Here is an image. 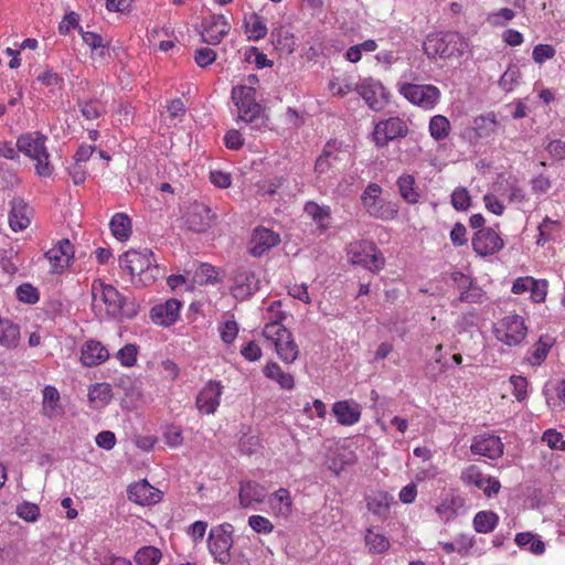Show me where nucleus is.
Wrapping results in <instances>:
<instances>
[{"label": "nucleus", "mask_w": 565, "mask_h": 565, "mask_svg": "<svg viewBox=\"0 0 565 565\" xmlns=\"http://www.w3.org/2000/svg\"><path fill=\"white\" fill-rule=\"evenodd\" d=\"M92 297L93 310L100 319H132L139 311L135 301L126 299L114 286L99 280L92 285Z\"/></svg>", "instance_id": "f257e3e1"}, {"label": "nucleus", "mask_w": 565, "mask_h": 565, "mask_svg": "<svg viewBox=\"0 0 565 565\" xmlns=\"http://www.w3.org/2000/svg\"><path fill=\"white\" fill-rule=\"evenodd\" d=\"M411 77L412 73L401 76L396 83L398 93L411 104L424 110H433L440 102V89L431 84L411 83Z\"/></svg>", "instance_id": "f03ea898"}, {"label": "nucleus", "mask_w": 565, "mask_h": 565, "mask_svg": "<svg viewBox=\"0 0 565 565\" xmlns=\"http://www.w3.org/2000/svg\"><path fill=\"white\" fill-rule=\"evenodd\" d=\"M468 47L463 36L457 32H439L428 34L423 49L429 58L458 57L461 56Z\"/></svg>", "instance_id": "7ed1b4c3"}, {"label": "nucleus", "mask_w": 565, "mask_h": 565, "mask_svg": "<svg viewBox=\"0 0 565 565\" xmlns=\"http://www.w3.org/2000/svg\"><path fill=\"white\" fill-rule=\"evenodd\" d=\"M120 268L127 270L131 277L139 276L145 285L153 281L160 274L153 254L149 249L142 252L128 250L119 259Z\"/></svg>", "instance_id": "20e7f679"}, {"label": "nucleus", "mask_w": 565, "mask_h": 565, "mask_svg": "<svg viewBox=\"0 0 565 565\" xmlns=\"http://www.w3.org/2000/svg\"><path fill=\"white\" fill-rule=\"evenodd\" d=\"M75 249L67 238L57 241L53 247L44 253L41 259V268L47 267V274L52 282H60V276L72 265Z\"/></svg>", "instance_id": "39448f33"}, {"label": "nucleus", "mask_w": 565, "mask_h": 565, "mask_svg": "<svg viewBox=\"0 0 565 565\" xmlns=\"http://www.w3.org/2000/svg\"><path fill=\"white\" fill-rule=\"evenodd\" d=\"M263 335L266 341L274 345L282 362L291 364L297 360L299 355L298 345L291 332L282 323L267 322L263 329Z\"/></svg>", "instance_id": "423d86ee"}, {"label": "nucleus", "mask_w": 565, "mask_h": 565, "mask_svg": "<svg viewBox=\"0 0 565 565\" xmlns=\"http://www.w3.org/2000/svg\"><path fill=\"white\" fill-rule=\"evenodd\" d=\"M362 205L367 214L381 221H391L397 216L398 206L395 202L382 196V189L376 183L369 184L361 195Z\"/></svg>", "instance_id": "0eeeda50"}, {"label": "nucleus", "mask_w": 565, "mask_h": 565, "mask_svg": "<svg viewBox=\"0 0 565 565\" xmlns=\"http://www.w3.org/2000/svg\"><path fill=\"white\" fill-rule=\"evenodd\" d=\"M495 339L509 347H516L523 342L527 334V327L523 317L510 313L493 324Z\"/></svg>", "instance_id": "6e6552de"}, {"label": "nucleus", "mask_w": 565, "mask_h": 565, "mask_svg": "<svg viewBox=\"0 0 565 565\" xmlns=\"http://www.w3.org/2000/svg\"><path fill=\"white\" fill-rule=\"evenodd\" d=\"M233 526L230 523L213 527L209 533L207 546L214 559L221 564L231 561V548L233 546Z\"/></svg>", "instance_id": "1a4fd4ad"}, {"label": "nucleus", "mask_w": 565, "mask_h": 565, "mask_svg": "<svg viewBox=\"0 0 565 565\" xmlns=\"http://www.w3.org/2000/svg\"><path fill=\"white\" fill-rule=\"evenodd\" d=\"M232 100L238 110V119L252 122L259 117L262 107L256 102V90L252 86H234L231 93Z\"/></svg>", "instance_id": "9d476101"}, {"label": "nucleus", "mask_w": 565, "mask_h": 565, "mask_svg": "<svg viewBox=\"0 0 565 565\" xmlns=\"http://www.w3.org/2000/svg\"><path fill=\"white\" fill-rule=\"evenodd\" d=\"M349 257L352 264L362 265L372 271L380 270L384 265V258L375 245L366 241L350 244Z\"/></svg>", "instance_id": "9b49d317"}, {"label": "nucleus", "mask_w": 565, "mask_h": 565, "mask_svg": "<svg viewBox=\"0 0 565 565\" xmlns=\"http://www.w3.org/2000/svg\"><path fill=\"white\" fill-rule=\"evenodd\" d=\"M408 132L406 122L398 117H391L376 124L373 131V139L376 146L383 147L388 141L405 137Z\"/></svg>", "instance_id": "f8f14e48"}, {"label": "nucleus", "mask_w": 565, "mask_h": 565, "mask_svg": "<svg viewBox=\"0 0 565 565\" xmlns=\"http://www.w3.org/2000/svg\"><path fill=\"white\" fill-rule=\"evenodd\" d=\"M503 246V239L491 227L479 230L472 237V248L482 257L498 253Z\"/></svg>", "instance_id": "ddd939ff"}, {"label": "nucleus", "mask_w": 565, "mask_h": 565, "mask_svg": "<svg viewBox=\"0 0 565 565\" xmlns=\"http://www.w3.org/2000/svg\"><path fill=\"white\" fill-rule=\"evenodd\" d=\"M223 394L221 382L209 381L199 392L195 401L198 411L203 415L214 414Z\"/></svg>", "instance_id": "4468645a"}, {"label": "nucleus", "mask_w": 565, "mask_h": 565, "mask_svg": "<svg viewBox=\"0 0 565 565\" xmlns=\"http://www.w3.org/2000/svg\"><path fill=\"white\" fill-rule=\"evenodd\" d=\"M356 90L367 106L375 111L382 110L387 104L385 88L377 81L372 78L363 79L356 85Z\"/></svg>", "instance_id": "2eb2a0df"}, {"label": "nucleus", "mask_w": 565, "mask_h": 565, "mask_svg": "<svg viewBox=\"0 0 565 565\" xmlns=\"http://www.w3.org/2000/svg\"><path fill=\"white\" fill-rule=\"evenodd\" d=\"M460 479L466 486H475L477 489L482 490L488 498L497 494L501 488L498 479L483 477L480 469L473 465L467 467L461 472Z\"/></svg>", "instance_id": "dca6fc26"}, {"label": "nucleus", "mask_w": 565, "mask_h": 565, "mask_svg": "<svg viewBox=\"0 0 565 565\" xmlns=\"http://www.w3.org/2000/svg\"><path fill=\"white\" fill-rule=\"evenodd\" d=\"M259 288V280L248 268H237L233 274L232 292L237 299H246Z\"/></svg>", "instance_id": "f3484780"}, {"label": "nucleus", "mask_w": 565, "mask_h": 565, "mask_svg": "<svg viewBox=\"0 0 565 565\" xmlns=\"http://www.w3.org/2000/svg\"><path fill=\"white\" fill-rule=\"evenodd\" d=\"M503 443L499 436L490 433L477 435L470 446V450L475 455L484 456L490 459H497L503 454Z\"/></svg>", "instance_id": "a211bd4d"}, {"label": "nucleus", "mask_w": 565, "mask_h": 565, "mask_svg": "<svg viewBox=\"0 0 565 565\" xmlns=\"http://www.w3.org/2000/svg\"><path fill=\"white\" fill-rule=\"evenodd\" d=\"M279 243L280 236L278 233L266 227H257L254 230L249 241V253L255 257H259Z\"/></svg>", "instance_id": "6ab92c4d"}, {"label": "nucleus", "mask_w": 565, "mask_h": 565, "mask_svg": "<svg viewBox=\"0 0 565 565\" xmlns=\"http://www.w3.org/2000/svg\"><path fill=\"white\" fill-rule=\"evenodd\" d=\"M230 30L231 24L224 15H211L203 25L202 41L210 45H216L228 34Z\"/></svg>", "instance_id": "aec40b11"}, {"label": "nucleus", "mask_w": 565, "mask_h": 565, "mask_svg": "<svg viewBox=\"0 0 565 565\" xmlns=\"http://www.w3.org/2000/svg\"><path fill=\"white\" fill-rule=\"evenodd\" d=\"M41 413L50 420H58L64 416L65 407L56 387L47 385L43 388Z\"/></svg>", "instance_id": "412c9836"}, {"label": "nucleus", "mask_w": 565, "mask_h": 565, "mask_svg": "<svg viewBox=\"0 0 565 565\" xmlns=\"http://www.w3.org/2000/svg\"><path fill=\"white\" fill-rule=\"evenodd\" d=\"M127 492L129 500L139 505H151L161 500V491L152 487L147 480L130 484Z\"/></svg>", "instance_id": "4be33fe9"}, {"label": "nucleus", "mask_w": 565, "mask_h": 565, "mask_svg": "<svg viewBox=\"0 0 565 565\" xmlns=\"http://www.w3.org/2000/svg\"><path fill=\"white\" fill-rule=\"evenodd\" d=\"M181 307L179 300L171 298L164 303L152 307L150 318L156 324L169 327L178 320Z\"/></svg>", "instance_id": "5701e85b"}, {"label": "nucleus", "mask_w": 565, "mask_h": 565, "mask_svg": "<svg viewBox=\"0 0 565 565\" xmlns=\"http://www.w3.org/2000/svg\"><path fill=\"white\" fill-rule=\"evenodd\" d=\"M337 422L343 426H353L361 419L362 408L352 399L338 401L332 405Z\"/></svg>", "instance_id": "b1692460"}, {"label": "nucleus", "mask_w": 565, "mask_h": 565, "mask_svg": "<svg viewBox=\"0 0 565 565\" xmlns=\"http://www.w3.org/2000/svg\"><path fill=\"white\" fill-rule=\"evenodd\" d=\"M214 214L205 204H194L186 216L189 227L198 233L204 232L212 224Z\"/></svg>", "instance_id": "393cba45"}, {"label": "nucleus", "mask_w": 565, "mask_h": 565, "mask_svg": "<svg viewBox=\"0 0 565 565\" xmlns=\"http://www.w3.org/2000/svg\"><path fill=\"white\" fill-rule=\"evenodd\" d=\"M267 497V490L255 481H244L239 487V504L249 508L254 503H263Z\"/></svg>", "instance_id": "a878e982"}, {"label": "nucleus", "mask_w": 565, "mask_h": 565, "mask_svg": "<svg viewBox=\"0 0 565 565\" xmlns=\"http://www.w3.org/2000/svg\"><path fill=\"white\" fill-rule=\"evenodd\" d=\"M109 358V352L102 342L88 340L82 348L81 360L86 366H96Z\"/></svg>", "instance_id": "bb28decb"}, {"label": "nucleus", "mask_w": 565, "mask_h": 565, "mask_svg": "<svg viewBox=\"0 0 565 565\" xmlns=\"http://www.w3.org/2000/svg\"><path fill=\"white\" fill-rule=\"evenodd\" d=\"M394 503V497L386 491H374L366 497V508L381 520L390 514V508Z\"/></svg>", "instance_id": "cd10ccee"}, {"label": "nucleus", "mask_w": 565, "mask_h": 565, "mask_svg": "<svg viewBox=\"0 0 565 565\" xmlns=\"http://www.w3.org/2000/svg\"><path fill=\"white\" fill-rule=\"evenodd\" d=\"M555 339L551 335H541L527 352L526 361L532 366H540L547 358Z\"/></svg>", "instance_id": "c85d7f7f"}, {"label": "nucleus", "mask_w": 565, "mask_h": 565, "mask_svg": "<svg viewBox=\"0 0 565 565\" xmlns=\"http://www.w3.org/2000/svg\"><path fill=\"white\" fill-rule=\"evenodd\" d=\"M269 507L276 516L288 518L292 509L290 492L285 488H279L268 499Z\"/></svg>", "instance_id": "c756f323"}, {"label": "nucleus", "mask_w": 565, "mask_h": 565, "mask_svg": "<svg viewBox=\"0 0 565 565\" xmlns=\"http://www.w3.org/2000/svg\"><path fill=\"white\" fill-rule=\"evenodd\" d=\"M305 212L321 231H327L331 226V210L328 205H319L310 201L306 203Z\"/></svg>", "instance_id": "7c9ffc66"}, {"label": "nucleus", "mask_w": 565, "mask_h": 565, "mask_svg": "<svg viewBox=\"0 0 565 565\" xmlns=\"http://www.w3.org/2000/svg\"><path fill=\"white\" fill-rule=\"evenodd\" d=\"M495 191L507 196L510 202L521 203L526 199L524 189L515 178H509L504 182H499Z\"/></svg>", "instance_id": "2f4dec72"}, {"label": "nucleus", "mask_w": 565, "mask_h": 565, "mask_svg": "<svg viewBox=\"0 0 565 565\" xmlns=\"http://www.w3.org/2000/svg\"><path fill=\"white\" fill-rule=\"evenodd\" d=\"M264 374L271 381L279 384L281 388L291 390L295 386L294 376L286 373L276 362H269L264 367Z\"/></svg>", "instance_id": "473e14b6"}, {"label": "nucleus", "mask_w": 565, "mask_h": 565, "mask_svg": "<svg viewBox=\"0 0 565 565\" xmlns=\"http://www.w3.org/2000/svg\"><path fill=\"white\" fill-rule=\"evenodd\" d=\"M514 541L519 547L534 555H542L545 552V543L531 532L518 533Z\"/></svg>", "instance_id": "72a5a7b5"}, {"label": "nucleus", "mask_w": 565, "mask_h": 565, "mask_svg": "<svg viewBox=\"0 0 565 565\" xmlns=\"http://www.w3.org/2000/svg\"><path fill=\"white\" fill-rule=\"evenodd\" d=\"M113 235L120 242L131 235V220L125 213H116L109 223Z\"/></svg>", "instance_id": "f704fd0d"}, {"label": "nucleus", "mask_w": 565, "mask_h": 565, "mask_svg": "<svg viewBox=\"0 0 565 565\" xmlns=\"http://www.w3.org/2000/svg\"><path fill=\"white\" fill-rule=\"evenodd\" d=\"M245 32L249 40L258 41L266 36L267 26L264 19L257 13H252L245 19Z\"/></svg>", "instance_id": "c9c22d12"}, {"label": "nucleus", "mask_w": 565, "mask_h": 565, "mask_svg": "<svg viewBox=\"0 0 565 565\" xmlns=\"http://www.w3.org/2000/svg\"><path fill=\"white\" fill-rule=\"evenodd\" d=\"M364 540L365 545L371 553L381 554L387 551L390 547V541L387 537L374 529L366 530Z\"/></svg>", "instance_id": "e433bc0d"}, {"label": "nucleus", "mask_w": 565, "mask_h": 565, "mask_svg": "<svg viewBox=\"0 0 565 565\" xmlns=\"http://www.w3.org/2000/svg\"><path fill=\"white\" fill-rule=\"evenodd\" d=\"M499 522V516L492 511H480L473 518V527L478 533L492 532Z\"/></svg>", "instance_id": "4c0bfd02"}, {"label": "nucleus", "mask_w": 565, "mask_h": 565, "mask_svg": "<svg viewBox=\"0 0 565 565\" xmlns=\"http://www.w3.org/2000/svg\"><path fill=\"white\" fill-rule=\"evenodd\" d=\"M397 185L402 198L411 203H417L419 200V193L415 188V179L413 175L405 174L398 178Z\"/></svg>", "instance_id": "58836bf2"}, {"label": "nucleus", "mask_w": 565, "mask_h": 565, "mask_svg": "<svg viewBox=\"0 0 565 565\" xmlns=\"http://www.w3.org/2000/svg\"><path fill=\"white\" fill-rule=\"evenodd\" d=\"M498 122L493 114L479 116L475 119L473 129L477 137L487 138L495 132Z\"/></svg>", "instance_id": "ea45409f"}, {"label": "nucleus", "mask_w": 565, "mask_h": 565, "mask_svg": "<svg viewBox=\"0 0 565 565\" xmlns=\"http://www.w3.org/2000/svg\"><path fill=\"white\" fill-rule=\"evenodd\" d=\"M429 132L435 140H444L450 132V122L443 115H435L429 121Z\"/></svg>", "instance_id": "a19ab883"}, {"label": "nucleus", "mask_w": 565, "mask_h": 565, "mask_svg": "<svg viewBox=\"0 0 565 565\" xmlns=\"http://www.w3.org/2000/svg\"><path fill=\"white\" fill-rule=\"evenodd\" d=\"M44 137L38 134V175L50 177L53 172V167L50 163V154L44 147Z\"/></svg>", "instance_id": "79ce46f5"}, {"label": "nucleus", "mask_w": 565, "mask_h": 565, "mask_svg": "<svg viewBox=\"0 0 565 565\" xmlns=\"http://www.w3.org/2000/svg\"><path fill=\"white\" fill-rule=\"evenodd\" d=\"M20 335V328L18 324L12 323L9 320H2L0 328V342L6 347H13Z\"/></svg>", "instance_id": "37998d69"}, {"label": "nucleus", "mask_w": 565, "mask_h": 565, "mask_svg": "<svg viewBox=\"0 0 565 565\" xmlns=\"http://www.w3.org/2000/svg\"><path fill=\"white\" fill-rule=\"evenodd\" d=\"M554 391L556 394L555 397L550 396L546 390L544 391L546 403L553 412H563L565 411V380L559 381L555 385Z\"/></svg>", "instance_id": "c03bdc74"}, {"label": "nucleus", "mask_w": 565, "mask_h": 565, "mask_svg": "<svg viewBox=\"0 0 565 565\" xmlns=\"http://www.w3.org/2000/svg\"><path fill=\"white\" fill-rule=\"evenodd\" d=\"M161 559V552L153 546L141 547L135 555L138 565H158Z\"/></svg>", "instance_id": "a18cd8bd"}, {"label": "nucleus", "mask_w": 565, "mask_h": 565, "mask_svg": "<svg viewBox=\"0 0 565 565\" xmlns=\"http://www.w3.org/2000/svg\"><path fill=\"white\" fill-rule=\"evenodd\" d=\"M79 31L84 43L87 44L97 55L104 57L107 51V43L105 40L95 32H84L82 29Z\"/></svg>", "instance_id": "49530a36"}, {"label": "nucleus", "mask_w": 565, "mask_h": 565, "mask_svg": "<svg viewBox=\"0 0 565 565\" xmlns=\"http://www.w3.org/2000/svg\"><path fill=\"white\" fill-rule=\"evenodd\" d=\"M111 397V388L106 383L95 384L89 388L88 398L92 403L106 405Z\"/></svg>", "instance_id": "de8ad7c7"}, {"label": "nucleus", "mask_w": 565, "mask_h": 565, "mask_svg": "<svg viewBox=\"0 0 565 565\" xmlns=\"http://www.w3.org/2000/svg\"><path fill=\"white\" fill-rule=\"evenodd\" d=\"M329 89L332 95L344 97L352 90L356 89V85L348 78L334 77L329 82Z\"/></svg>", "instance_id": "09e8293b"}, {"label": "nucleus", "mask_w": 565, "mask_h": 565, "mask_svg": "<svg viewBox=\"0 0 565 565\" xmlns=\"http://www.w3.org/2000/svg\"><path fill=\"white\" fill-rule=\"evenodd\" d=\"M92 563L93 565H131L128 558L117 556L108 551L97 553Z\"/></svg>", "instance_id": "8fccbe9b"}, {"label": "nucleus", "mask_w": 565, "mask_h": 565, "mask_svg": "<svg viewBox=\"0 0 565 565\" xmlns=\"http://www.w3.org/2000/svg\"><path fill=\"white\" fill-rule=\"evenodd\" d=\"M515 11L510 8H501L488 14V22L493 26H504L515 18Z\"/></svg>", "instance_id": "3c124183"}, {"label": "nucleus", "mask_w": 565, "mask_h": 565, "mask_svg": "<svg viewBox=\"0 0 565 565\" xmlns=\"http://www.w3.org/2000/svg\"><path fill=\"white\" fill-rule=\"evenodd\" d=\"M512 385V394L518 402H524L527 398L529 381L521 375H512L509 380Z\"/></svg>", "instance_id": "603ef678"}, {"label": "nucleus", "mask_w": 565, "mask_h": 565, "mask_svg": "<svg viewBox=\"0 0 565 565\" xmlns=\"http://www.w3.org/2000/svg\"><path fill=\"white\" fill-rule=\"evenodd\" d=\"M138 354V348L135 344H126L118 350L116 358L119 360L122 366L130 367L136 364Z\"/></svg>", "instance_id": "864d4df0"}, {"label": "nucleus", "mask_w": 565, "mask_h": 565, "mask_svg": "<svg viewBox=\"0 0 565 565\" xmlns=\"http://www.w3.org/2000/svg\"><path fill=\"white\" fill-rule=\"evenodd\" d=\"M17 149L30 159H35V138L28 132L21 135L17 140Z\"/></svg>", "instance_id": "5fc2aeb1"}, {"label": "nucleus", "mask_w": 565, "mask_h": 565, "mask_svg": "<svg viewBox=\"0 0 565 565\" xmlns=\"http://www.w3.org/2000/svg\"><path fill=\"white\" fill-rule=\"evenodd\" d=\"M542 441H544L553 450L565 451V439L562 433L555 429H547L543 433Z\"/></svg>", "instance_id": "6e6d98bb"}, {"label": "nucleus", "mask_w": 565, "mask_h": 565, "mask_svg": "<svg viewBox=\"0 0 565 565\" xmlns=\"http://www.w3.org/2000/svg\"><path fill=\"white\" fill-rule=\"evenodd\" d=\"M248 525L259 534H270L274 531V524L271 521L258 514H254L248 518Z\"/></svg>", "instance_id": "4d7b16f0"}, {"label": "nucleus", "mask_w": 565, "mask_h": 565, "mask_svg": "<svg viewBox=\"0 0 565 565\" xmlns=\"http://www.w3.org/2000/svg\"><path fill=\"white\" fill-rule=\"evenodd\" d=\"M547 295V281L545 279L533 278L530 287V298L533 302H543Z\"/></svg>", "instance_id": "13d9d810"}, {"label": "nucleus", "mask_w": 565, "mask_h": 565, "mask_svg": "<svg viewBox=\"0 0 565 565\" xmlns=\"http://www.w3.org/2000/svg\"><path fill=\"white\" fill-rule=\"evenodd\" d=\"M556 50L550 44H537L534 46L532 57L535 63L543 64L555 56Z\"/></svg>", "instance_id": "bf43d9fd"}, {"label": "nucleus", "mask_w": 565, "mask_h": 565, "mask_svg": "<svg viewBox=\"0 0 565 565\" xmlns=\"http://www.w3.org/2000/svg\"><path fill=\"white\" fill-rule=\"evenodd\" d=\"M520 72L516 66H510L501 76L499 85L505 92H511L514 85L518 83Z\"/></svg>", "instance_id": "052dcab7"}, {"label": "nucleus", "mask_w": 565, "mask_h": 565, "mask_svg": "<svg viewBox=\"0 0 565 565\" xmlns=\"http://www.w3.org/2000/svg\"><path fill=\"white\" fill-rule=\"evenodd\" d=\"M238 333V324L235 320H226L220 327L221 339L224 343L231 344L234 342Z\"/></svg>", "instance_id": "680f3d73"}, {"label": "nucleus", "mask_w": 565, "mask_h": 565, "mask_svg": "<svg viewBox=\"0 0 565 565\" xmlns=\"http://www.w3.org/2000/svg\"><path fill=\"white\" fill-rule=\"evenodd\" d=\"M452 206L458 211H465L470 206V195L463 188L456 189L451 195Z\"/></svg>", "instance_id": "e2e57ef3"}, {"label": "nucleus", "mask_w": 565, "mask_h": 565, "mask_svg": "<svg viewBox=\"0 0 565 565\" xmlns=\"http://www.w3.org/2000/svg\"><path fill=\"white\" fill-rule=\"evenodd\" d=\"M81 111L87 120H94L103 115L104 107L100 105V103L90 100L82 105Z\"/></svg>", "instance_id": "0e129e2a"}, {"label": "nucleus", "mask_w": 565, "mask_h": 565, "mask_svg": "<svg viewBox=\"0 0 565 565\" xmlns=\"http://www.w3.org/2000/svg\"><path fill=\"white\" fill-rule=\"evenodd\" d=\"M216 60V53L210 47H202L195 51L194 61L198 66L206 67Z\"/></svg>", "instance_id": "69168bd1"}, {"label": "nucleus", "mask_w": 565, "mask_h": 565, "mask_svg": "<svg viewBox=\"0 0 565 565\" xmlns=\"http://www.w3.org/2000/svg\"><path fill=\"white\" fill-rule=\"evenodd\" d=\"M17 298L19 301L24 303H35V288L26 282L22 284L17 288Z\"/></svg>", "instance_id": "338daca9"}, {"label": "nucleus", "mask_w": 565, "mask_h": 565, "mask_svg": "<svg viewBox=\"0 0 565 565\" xmlns=\"http://www.w3.org/2000/svg\"><path fill=\"white\" fill-rule=\"evenodd\" d=\"M546 150L550 156L557 161L565 159V141L561 139L550 141L546 146Z\"/></svg>", "instance_id": "774afa93"}]
</instances>
